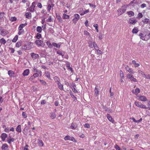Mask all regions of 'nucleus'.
<instances>
[{
    "instance_id": "nucleus-1",
    "label": "nucleus",
    "mask_w": 150,
    "mask_h": 150,
    "mask_svg": "<svg viewBox=\"0 0 150 150\" xmlns=\"http://www.w3.org/2000/svg\"><path fill=\"white\" fill-rule=\"evenodd\" d=\"M35 43L38 46H41L43 47L45 45V44L43 43V41L42 40H37L35 41Z\"/></svg>"
},
{
    "instance_id": "nucleus-2",
    "label": "nucleus",
    "mask_w": 150,
    "mask_h": 150,
    "mask_svg": "<svg viewBox=\"0 0 150 150\" xmlns=\"http://www.w3.org/2000/svg\"><path fill=\"white\" fill-rule=\"evenodd\" d=\"M134 104L137 106L142 108L146 109V107L143 104L141 103L135 101L134 102Z\"/></svg>"
},
{
    "instance_id": "nucleus-3",
    "label": "nucleus",
    "mask_w": 150,
    "mask_h": 150,
    "mask_svg": "<svg viewBox=\"0 0 150 150\" xmlns=\"http://www.w3.org/2000/svg\"><path fill=\"white\" fill-rule=\"evenodd\" d=\"M127 77L131 81H133L134 82H137V80L133 76V75L130 74H128L127 75Z\"/></svg>"
},
{
    "instance_id": "nucleus-4",
    "label": "nucleus",
    "mask_w": 150,
    "mask_h": 150,
    "mask_svg": "<svg viewBox=\"0 0 150 150\" xmlns=\"http://www.w3.org/2000/svg\"><path fill=\"white\" fill-rule=\"evenodd\" d=\"M30 55L31 57L33 60L38 59L39 57V55L38 54L35 53L34 52H32L31 53Z\"/></svg>"
},
{
    "instance_id": "nucleus-5",
    "label": "nucleus",
    "mask_w": 150,
    "mask_h": 150,
    "mask_svg": "<svg viewBox=\"0 0 150 150\" xmlns=\"http://www.w3.org/2000/svg\"><path fill=\"white\" fill-rule=\"evenodd\" d=\"M64 139L65 140H69L73 141L74 142H76V141L75 139L73 137H70L69 136H66L64 138Z\"/></svg>"
},
{
    "instance_id": "nucleus-6",
    "label": "nucleus",
    "mask_w": 150,
    "mask_h": 150,
    "mask_svg": "<svg viewBox=\"0 0 150 150\" xmlns=\"http://www.w3.org/2000/svg\"><path fill=\"white\" fill-rule=\"evenodd\" d=\"M139 98L138 99V100H139L145 102L147 100L146 97L144 96H139Z\"/></svg>"
},
{
    "instance_id": "nucleus-7",
    "label": "nucleus",
    "mask_w": 150,
    "mask_h": 150,
    "mask_svg": "<svg viewBox=\"0 0 150 150\" xmlns=\"http://www.w3.org/2000/svg\"><path fill=\"white\" fill-rule=\"evenodd\" d=\"M106 116L109 121L112 123L114 122V121L113 119L112 118V117L109 114H107Z\"/></svg>"
},
{
    "instance_id": "nucleus-8",
    "label": "nucleus",
    "mask_w": 150,
    "mask_h": 150,
    "mask_svg": "<svg viewBox=\"0 0 150 150\" xmlns=\"http://www.w3.org/2000/svg\"><path fill=\"white\" fill-rule=\"evenodd\" d=\"M7 135L5 133H2L1 135V138L2 141H4L5 140L6 138L7 137Z\"/></svg>"
},
{
    "instance_id": "nucleus-9",
    "label": "nucleus",
    "mask_w": 150,
    "mask_h": 150,
    "mask_svg": "<svg viewBox=\"0 0 150 150\" xmlns=\"http://www.w3.org/2000/svg\"><path fill=\"white\" fill-rule=\"evenodd\" d=\"M120 11L121 13H120V15L122 14V13H124L126 10V7H122L120 9H119L117 11L119 12V11Z\"/></svg>"
},
{
    "instance_id": "nucleus-10",
    "label": "nucleus",
    "mask_w": 150,
    "mask_h": 150,
    "mask_svg": "<svg viewBox=\"0 0 150 150\" xmlns=\"http://www.w3.org/2000/svg\"><path fill=\"white\" fill-rule=\"evenodd\" d=\"M139 36H140V38L143 40L146 41L149 40V38L145 39V38H144V35L142 33H140L139 34Z\"/></svg>"
},
{
    "instance_id": "nucleus-11",
    "label": "nucleus",
    "mask_w": 150,
    "mask_h": 150,
    "mask_svg": "<svg viewBox=\"0 0 150 150\" xmlns=\"http://www.w3.org/2000/svg\"><path fill=\"white\" fill-rule=\"evenodd\" d=\"M15 140L13 138H11V137L9 136L7 139V142L9 144H11V142H13Z\"/></svg>"
},
{
    "instance_id": "nucleus-12",
    "label": "nucleus",
    "mask_w": 150,
    "mask_h": 150,
    "mask_svg": "<svg viewBox=\"0 0 150 150\" xmlns=\"http://www.w3.org/2000/svg\"><path fill=\"white\" fill-rule=\"evenodd\" d=\"M58 87L59 89L61 90H63L64 89L63 86L60 82L57 83Z\"/></svg>"
},
{
    "instance_id": "nucleus-13",
    "label": "nucleus",
    "mask_w": 150,
    "mask_h": 150,
    "mask_svg": "<svg viewBox=\"0 0 150 150\" xmlns=\"http://www.w3.org/2000/svg\"><path fill=\"white\" fill-rule=\"evenodd\" d=\"M1 148L2 150H7L8 148V146L6 144H3Z\"/></svg>"
},
{
    "instance_id": "nucleus-14",
    "label": "nucleus",
    "mask_w": 150,
    "mask_h": 150,
    "mask_svg": "<svg viewBox=\"0 0 150 150\" xmlns=\"http://www.w3.org/2000/svg\"><path fill=\"white\" fill-rule=\"evenodd\" d=\"M29 73V70L28 69H26L25 70L23 73V76H26L28 75Z\"/></svg>"
},
{
    "instance_id": "nucleus-15",
    "label": "nucleus",
    "mask_w": 150,
    "mask_h": 150,
    "mask_svg": "<svg viewBox=\"0 0 150 150\" xmlns=\"http://www.w3.org/2000/svg\"><path fill=\"white\" fill-rule=\"evenodd\" d=\"M77 127V125L76 123H73L71 125V129H75Z\"/></svg>"
},
{
    "instance_id": "nucleus-16",
    "label": "nucleus",
    "mask_w": 150,
    "mask_h": 150,
    "mask_svg": "<svg viewBox=\"0 0 150 150\" xmlns=\"http://www.w3.org/2000/svg\"><path fill=\"white\" fill-rule=\"evenodd\" d=\"M8 74L11 77H14V73L13 71L9 70L8 71Z\"/></svg>"
},
{
    "instance_id": "nucleus-17",
    "label": "nucleus",
    "mask_w": 150,
    "mask_h": 150,
    "mask_svg": "<svg viewBox=\"0 0 150 150\" xmlns=\"http://www.w3.org/2000/svg\"><path fill=\"white\" fill-rule=\"evenodd\" d=\"M125 69L128 72L131 74H133V71L131 69L129 68V67L127 66L125 67Z\"/></svg>"
},
{
    "instance_id": "nucleus-18",
    "label": "nucleus",
    "mask_w": 150,
    "mask_h": 150,
    "mask_svg": "<svg viewBox=\"0 0 150 150\" xmlns=\"http://www.w3.org/2000/svg\"><path fill=\"white\" fill-rule=\"evenodd\" d=\"M16 131L18 132H20L21 131V125H18L16 128Z\"/></svg>"
},
{
    "instance_id": "nucleus-19",
    "label": "nucleus",
    "mask_w": 150,
    "mask_h": 150,
    "mask_svg": "<svg viewBox=\"0 0 150 150\" xmlns=\"http://www.w3.org/2000/svg\"><path fill=\"white\" fill-rule=\"evenodd\" d=\"M127 13L129 15V17H130L131 16H134V12L132 11L127 12Z\"/></svg>"
},
{
    "instance_id": "nucleus-20",
    "label": "nucleus",
    "mask_w": 150,
    "mask_h": 150,
    "mask_svg": "<svg viewBox=\"0 0 150 150\" xmlns=\"http://www.w3.org/2000/svg\"><path fill=\"white\" fill-rule=\"evenodd\" d=\"M50 115V117L52 119H54L56 117V115L54 112H51Z\"/></svg>"
},
{
    "instance_id": "nucleus-21",
    "label": "nucleus",
    "mask_w": 150,
    "mask_h": 150,
    "mask_svg": "<svg viewBox=\"0 0 150 150\" xmlns=\"http://www.w3.org/2000/svg\"><path fill=\"white\" fill-rule=\"evenodd\" d=\"M139 31L138 29L136 27H135L132 30V32L133 33H136Z\"/></svg>"
},
{
    "instance_id": "nucleus-22",
    "label": "nucleus",
    "mask_w": 150,
    "mask_h": 150,
    "mask_svg": "<svg viewBox=\"0 0 150 150\" xmlns=\"http://www.w3.org/2000/svg\"><path fill=\"white\" fill-rule=\"evenodd\" d=\"M93 45L95 50L99 49V47L95 42H93Z\"/></svg>"
},
{
    "instance_id": "nucleus-23",
    "label": "nucleus",
    "mask_w": 150,
    "mask_h": 150,
    "mask_svg": "<svg viewBox=\"0 0 150 150\" xmlns=\"http://www.w3.org/2000/svg\"><path fill=\"white\" fill-rule=\"evenodd\" d=\"M97 86H96L95 89V93L96 95V96H98V89L96 87Z\"/></svg>"
},
{
    "instance_id": "nucleus-24",
    "label": "nucleus",
    "mask_w": 150,
    "mask_h": 150,
    "mask_svg": "<svg viewBox=\"0 0 150 150\" xmlns=\"http://www.w3.org/2000/svg\"><path fill=\"white\" fill-rule=\"evenodd\" d=\"M6 40L4 38H2L0 40V42L1 44L4 45L6 43Z\"/></svg>"
},
{
    "instance_id": "nucleus-25",
    "label": "nucleus",
    "mask_w": 150,
    "mask_h": 150,
    "mask_svg": "<svg viewBox=\"0 0 150 150\" xmlns=\"http://www.w3.org/2000/svg\"><path fill=\"white\" fill-rule=\"evenodd\" d=\"M132 63L134 65V67H137L139 66L140 65L138 63H136V61L135 60H133L132 61Z\"/></svg>"
},
{
    "instance_id": "nucleus-26",
    "label": "nucleus",
    "mask_w": 150,
    "mask_h": 150,
    "mask_svg": "<svg viewBox=\"0 0 150 150\" xmlns=\"http://www.w3.org/2000/svg\"><path fill=\"white\" fill-rule=\"evenodd\" d=\"M45 76L49 79H51L50 78V74L49 72L48 71L45 72Z\"/></svg>"
},
{
    "instance_id": "nucleus-27",
    "label": "nucleus",
    "mask_w": 150,
    "mask_h": 150,
    "mask_svg": "<svg viewBox=\"0 0 150 150\" xmlns=\"http://www.w3.org/2000/svg\"><path fill=\"white\" fill-rule=\"evenodd\" d=\"M42 28L40 26H38L37 28V31L39 33L41 32Z\"/></svg>"
},
{
    "instance_id": "nucleus-28",
    "label": "nucleus",
    "mask_w": 150,
    "mask_h": 150,
    "mask_svg": "<svg viewBox=\"0 0 150 150\" xmlns=\"http://www.w3.org/2000/svg\"><path fill=\"white\" fill-rule=\"evenodd\" d=\"M22 41H20L18 42H17L16 44V47H19L21 45Z\"/></svg>"
},
{
    "instance_id": "nucleus-29",
    "label": "nucleus",
    "mask_w": 150,
    "mask_h": 150,
    "mask_svg": "<svg viewBox=\"0 0 150 150\" xmlns=\"http://www.w3.org/2000/svg\"><path fill=\"white\" fill-rule=\"evenodd\" d=\"M56 82L57 83L60 82L59 78L57 76H55L54 78Z\"/></svg>"
},
{
    "instance_id": "nucleus-30",
    "label": "nucleus",
    "mask_w": 150,
    "mask_h": 150,
    "mask_svg": "<svg viewBox=\"0 0 150 150\" xmlns=\"http://www.w3.org/2000/svg\"><path fill=\"white\" fill-rule=\"evenodd\" d=\"M33 3H32V5L30 6V11L31 12H32L34 10V7L35 6L33 5Z\"/></svg>"
},
{
    "instance_id": "nucleus-31",
    "label": "nucleus",
    "mask_w": 150,
    "mask_h": 150,
    "mask_svg": "<svg viewBox=\"0 0 150 150\" xmlns=\"http://www.w3.org/2000/svg\"><path fill=\"white\" fill-rule=\"evenodd\" d=\"M69 18V15H67L65 13L63 14V19H68Z\"/></svg>"
},
{
    "instance_id": "nucleus-32",
    "label": "nucleus",
    "mask_w": 150,
    "mask_h": 150,
    "mask_svg": "<svg viewBox=\"0 0 150 150\" xmlns=\"http://www.w3.org/2000/svg\"><path fill=\"white\" fill-rule=\"evenodd\" d=\"M144 37L145 39L149 38V40L150 38V33H149L148 34H145L144 35Z\"/></svg>"
},
{
    "instance_id": "nucleus-33",
    "label": "nucleus",
    "mask_w": 150,
    "mask_h": 150,
    "mask_svg": "<svg viewBox=\"0 0 150 150\" xmlns=\"http://www.w3.org/2000/svg\"><path fill=\"white\" fill-rule=\"evenodd\" d=\"M67 67H68V69L70 70L71 72H73V70L72 68L70 67V64H67Z\"/></svg>"
},
{
    "instance_id": "nucleus-34",
    "label": "nucleus",
    "mask_w": 150,
    "mask_h": 150,
    "mask_svg": "<svg viewBox=\"0 0 150 150\" xmlns=\"http://www.w3.org/2000/svg\"><path fill=\"white\" fill-rule=\"evenodd\" d=\"M18 39V36L17 35H16L15 36L14 38H13V40H12V42H16Z\"/></svg>"
},
{
    "instance_id": "nucleus-35",
    "label": "nucleus",
    "mask_w": 150,
    "mask_h": 150,
    "mask_svg": "<svg viewBox=\"0 0 150 150\" xmlns=\"http://www.w3.org/2000/svg\"><path fill=\"white\" fill-rule=\"evenodd\" d=\"M25 25H24V24H22L19 25L18 29L19 30H23V28L25 27Z\"/></svg>"
},
{
    "instance_id": "nucleus-36",
    "label": "nucleus",
    "mask_w": 150,
    "mask_h": 150,
    "mask_svg": "<svg viewBox=\"0 0 150 150\" xmlns=\"http://www.w3.org/2000/svg\"><path fill=\"white\" fill-rule=\"evenodd\" d=\"M5 13L4 12H0V20L4 16Z\"/></svg>"
},
{
    "instance_id": "nucleus-37",
    "label": "nucleus",
    "mask_w": 150,
    "mask_h": 150,
    "mask_svg": "<svg viewBox=\"0 0 150 150\" xmlns=\"http://www.w3.org/2000/svg\"><path fill=\"white\" fill-rule=\"evenodd\" d=\"M57 18L60 23H62V20L60 16H57Z\"/></svg>"
},
{
    "instance_id": "nucleus-38",
    "label": "nucleus",
    "mask_w": 150,
    "mask_h": 150,
    "mask_svg": "<svg viewBox=\"0 0 150 150\" xmlns=\"http://www.w3.org/2000/svg\"><path fill=\"white\" fill-rule=\"evenodd\" d=\"M34 72H36L39 74H40V76H41L42 75V72L36 69H34Z\"/></svg>"
},
{
    "instance_id": "nucleus-39",
    "label": "nucleus",
    "mask_w": 150,
    "mask_h": 150,
    "mask_svg": "<svg viewBox=\"0 0 150 150\" xmlns=\"http://www.w3.org/2000/svg\"><path fill=\"white\" fill-rule=\"evenodd\" d=\"M38 143L40 146H43V144L42 140H39Z\"/></svg>"
},
{
    "instance_id": "nucleus-40",
    "label": "nucleus",
    "mask_w": 150,
    "mask_h": 150,
    "mask_svg": "<svg viewBox=\"0 0 150 150\" xmlns=\"http://www.w3.org/2000/svg\"><path fill=\"white\" fill-rule=\"evenodd\" d=\"M17 20V18L15 17H11L10 18V21L12 22L15 21Z\"/></svg>"
},
{
    "instance_id": "nucleus-41",
    "label": "nucleus",
    "mask_w": 150,
    "mask_h": 150,
    "mask_svg": "<svg viewBox=\"0 0 150 150\" xmlns=\"http://www.w3.org/2000/svg\"><path fill=\"white\" fill-rule=\"evenodd\" d=\"M31 14L29 12L25 14V16H26V17L29 18H30V15Z\"/></svg>"
},
{
    "instance_id": "nucleus-42",
    "label": "nucleus",
    "mask_w": 150,
    "mask_h": 150,
    "mask_svg": "<svg viewBox=\"0 0 150 150\" xmlns=\"http://www.w3.org/2000/svg\"><path fill=\"white\" fill-rule=\"evenodd\" d=\"M103 108L105 109V110L107 111H108V112H111V111L108 108L105 106H103Z\"/></svg>"
},
{
    "instance_id": "nucleus-43",
    "label": "nucleus",
    "mask_w": 150,
    "mask_h": 150,
    "mask_svg": "<svg viewBox=\"0 0 150 150\" xmlns=\"http://www.w3.org/2000/svg\"><path fill=\"white\" fill-rule=\"evenodd\" d=\"M120 76L121 77V78H123L124 74H123V72L121 70H120Z\"/></svg>"
},
{
    "instance_id": "nucleus-44",
    "label": "nucleus",
    "mask_w": 150,
    "mask_h": 150,
    "mask_svg": "<svg viewBox=\"0 0 150 150\" xmlns=\"http://www.w3.org/2000/svg\"><path fill=\"white\" fill-rule=\"evenodd\" d=\"M75 18L78 20L80 18L79 15L77 14H75L74 15Z\"/></svg>"
},
{
    "instance_id": "nucleus-45",
    "label": "nucleus",
    "mask_w": 150,
    "mask_h": 150,
    "mask_svg": "<svg viewBox=\"0 0 150 150\" xmlns=\"http://www.w3.org/2000/svg\"><path fill=\"white\" fill-rule=\"evenodd\" d=\"M46 43L47 45H48V47H49L50 48H51L52 47V45L49 41H47Z\"/></svg>"
},
{
    "instance_id": "nucleus-46",
    "label": "nucleus",
    "mask_w": 150,
    "mask_h": 150,
    "mask_svg": "<svg viewBox=\"0 0 150 150\" xmlns=\"http://www.w3.org/2000/svg\"><path fill=\"white\" fill-rule=\"evenodd\" d=\"M54 6V5H52V6L51 5H50V4H49L48 5V6L47 7V10L48 11H50V10L51 8L53 7V6Z\"/></svg>"
},
{
    "instance_id": "nucleus-47",
    "label": "nucleus",
    "mask_w": 150,
    "mask_h": 150,
    "mask_svg": "<svg viewBox=\"0 0 150 150\" xmlns=\"http://www.w3.org/2000/svg\"><path fill=\"white\" fill-rule=\"evenodd\" d=\"M70 94L71 96L72 97V98H73L74 100H76V97L74 96L72 93L71 92L70 93Z\"/></svg>"
},
{
    "instance_id": "nucleus-48",
    "label": "nucleus",
    "mask_w": 150,
    "mask_h": 150,
    "mask_svg": "<svg viewBox=\"0 0 150 150\" xmlns=\"http://www.w3.org/2000/svg\"><path fill=\"white\" fill-rule=\"evenodd\" d=\"M41 37V34L38 33L37 35L36 36V38L37 39H39Z\"/></svg>"
},
{
    "instance_id": "nucleus-49",
    "label": "nucleus",
    "mask_w": 150,
    "mask_h": 150,
    "mask_svg": "<svg viewBox=\"0 0 150 150\" xmlns=\"http://www.w3.org/2000/svg\"><path fill=\"white\" fill-rule=\"evenodd\" d=\"M137 21L136 20H130V23L131 24H134L135 23L137 22Z\"/></svg>"
},
{
    "instance_id": "nucleus-50",
    "label": "nucleus",
    "mask_w": 150,
    "mask_h": 150,
    "mask_svg": "<svg viewBox=\"0 0 150 150\" xmlns=\"http://www.w3.org/2000/svg\"><path fill=\"white\" fill-rule=\"evenodd\" d=\"M52 45H53L54 47H56L57 48H59V47H60L59 46H58L57 44L54 42H53L52 43Z\"/></svg>"
},
{
    "instance_id": "nucleus-51",
    "label": "nucleus",
    "mask_w": 150,
    "mask_h": 150,
    "mask_svg": "<svg viewBox=\"0 0 150 150\" xmlns=\"http://www.w3.org/2000/svg\"><path fill=\"white\" fill-rule=\"evenodd\" d=\"M19 31L18 32V34L19 35H21L24 32L23 30H19Z\"/></svg>"
},
{
    "instance_id": "nucleus-52",
    "label": "nucleus",
    "mask_w": 150,
    "mask_h": 150,
    "mask_svg": "<svg viewBox=\"0 0 150 150\" xmlns=\"http://www.w3.org/2000/svg\"><path fill=\"white\" fill-rule=\"evenodd\" d=\"M115 148L117 150H121L120 148L117 144H116L115 146Z\"/></svg>"
},
{
    "instance_id": "nucleus-53",
    "label": "nucleus",
    "mask_w": 150,
    "mask_h": 150,
    "mask_svg": "<svg viewBox=\"0 0 150 150\" xmlns=\"http://www.w3.org/2000/svg\"><path fill=\"white\" fill-rule=\"evenodd\" d=\"M144 75L145 76V78L146 79H150V75L148 74V75H145V74H144Z\"/></svg>"
},
{
    "instance_id": "nucleus-54",
    "label": "nucleus",
    "mask_w": 150,
    "mask_h": 150,
    "mask_svg": "<svg viewBox=\"0 0 150 150\" xmlns=\"http://www.w3.org/2000/svg\"><path fill=\"white\" fill-rule=\"evenodd\" d=\"M84 35H88V36L90 35V34L86 30L84 31Z\"/></svg>"
},
{
    "instance_id": "nucleus-55",
    "label": "nucleus",
    "mask_w": 150,
    "mask_h": 150,
    "mask_svg": "<svg viewBox=\"0 0 150 150\" xmlns=\"http://www.w3.org/2000/svg\"><path fill=\"white\" fill-rule=\"evenodd\" d=\"M149 20L148 19L146 18L143 22L144 23H147L148 22Z\"/></svg>"
},
{
    "instance_id": "nucleus-56",
    "label": "nucleus",
    "mask_w": 150,
    "mask_h": 150,
    "mask_svg": "<svg viewBox=\"0 0 150 150\" xmlns=\"http://www.w3.org/2000/svg\"><path fill=\"white\" fill-rule=\"evenodd\" d=\"M140 91V90L139 88H136L135 89V93H137V94L138 93H139Z\"/></svg>"
},
{
    "instance_id": "nucleus-57",
    "label": "nucleus",
    "mask_w": 150,
    "mask_h": 150,
    "mask_svg": "<svg viewBox=\"0 0 150 150\" xmlns=\"http://www.w3.org/2000/svg\"><path fill=\"white\" fill-rule=\"evenodd\" d=\"M40 82L43 84L45 85H46V82L44 81H43V80H40Z\"/></svg>"
},
{
    "instance_id": "nucleus-58",
    "label": "nucleus",
    "mask_w": 150,
    "mask_h": 150,
    "mask_svg": "<svg viewBox=\"0 0 150 150\" xmlns=\"http://www.w3.org/2000/svg\"><path fill=\"white\" fill-rule=\"evenodd\" d=\"M143 16L142 14L141 13H139L138 15V18H142Z\"/></svg>"
},
{
    "instance_id": "nucleus-59",
    "label": "nucleus",
    "mask_w": 150,
    "mask_h": 150,
    "mask_svg": "<svg viewBox=\"0 0 150 150\" xmlns=\"http://www.w3.org/2000/svg\"><path fill=\"white\" fill-rule=\"evenodd\" d=\"M46 21L48 22H51L52 21L51 17L50 16L49 18L46 20Z\"/></svg>"
},
{
    "instance_id": "nucleus-60",
    "label": "nucleus",
    "mask_w": 150,
    "mask_h": 150,
    "mask_svg": "<svg viewBox=\"0 0 150 150\" xmlns=\"http://www.w3.org/2000/svg\"><path fill=\"white\" fill-rule=\"evenodd\" d=\"M97 51V53L98 54H101L102 53V52L100 50H99V49H98L97 50H96Z\"/></svg>"
},
{
    "instance_id": "nucleus-61",
    "label": "nucleus",
    "mask_w": 150,
    "mask_h": 150,
    "mask_svg": "<svg viewBox=\"0 0 150 150\" xmlns=\"http://www.w3.org/2000/svg\"><path fill=\"white\" fill-rule=\"evenodd\" d=\"M57 53L58 54H59V55H62V56H64V55L62 53V52L60 51H57Z\"/></svg>"
},
{
    "instance_id": "nucleus-62",
    "label": "nucleus",
    "mask_w": 150,
    "mask_h": 150,
    "mask_svg": "<svg viewBox=\"0 0 150 150\" xmlns=\"http://www.w3.org/2000/svg\"><path fill=\"white\" fill-rule=\"evenodd\" d=\"M22 115L24 118H26L27 116L25 114V113L24 112H23L22 113Z\"/></svg>"
},
{
    "instance_id": "nucleus-63",
    "label": "nucleus",
    "mask_w": 150,
    "mask_h": 150,
    "mask_svg": "<svg viewBox=\"0 0 150 150\" xmlns=\"http://www.w3.org/2000/svg\"><path fill=\"white\" fill-rule=\"evenodd\" d=\"M35 77L33 75V76L30 77V78L29 79L30 81H32V80H34Z\"/></svg>"
},
{
    "instance_id": "nucleus-64",
    "label": "nucleus",
    "mask_w": 150,
    "mask_h": 150,
    "mask_svg": "<svg viewBox=\"0 0 150 150\" xmlns=\"http://www.w3.org/2000/svg\"><path fill=\"white\" fill-rule=\"evenodd\" d=\"M84 127H85L89 128L90 127V125L88 123H86Z\"/></svg>"
}]
</instances>
